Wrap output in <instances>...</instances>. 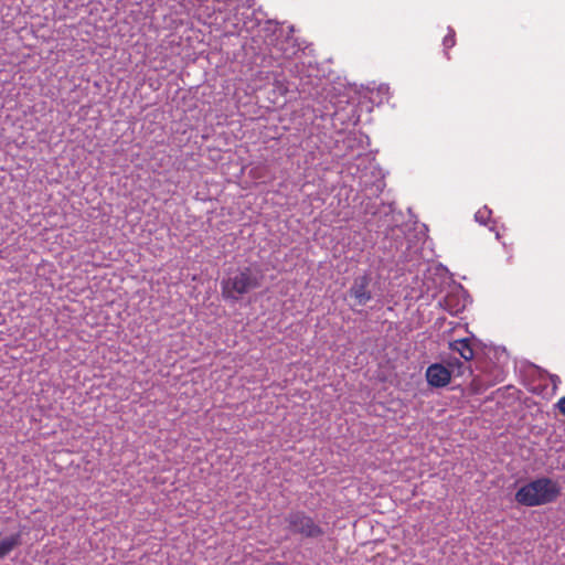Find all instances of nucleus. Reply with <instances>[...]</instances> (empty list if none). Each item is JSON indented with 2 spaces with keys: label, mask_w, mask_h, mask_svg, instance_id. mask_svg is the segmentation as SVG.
<instances>
[{
  "label": "nucleus",
  "mask_w": 565,
  "mask_h": 565,
  "mask_svg": "<svg viewBox=\"0 0 565 565\" xmlns=\"http://www.w3.org/2000/svg\"><path fill=\"white\" fill-rule=\"evenodd\" d=\"M479 369L482 372H489L493 382H501L504 379L503 370L501 366L494 365L491 370H488L486 366L480 365Z\"/></svg>",
  "instance_id": "obj_8"
},
{
  "label": "nucleus",
  "mask_w": 565,
  "mask_h": 565,
  "mask_svg": "<svg viewBox=\"0 0 565 565\" xmlns=\"http://www.w3.org/2000/svg\"><path fill=\"white\" fill-rule=\"evenodd\" d=\"M491 210H489L487 206H483L476 212L475 218L478 223L487 225L491 218Z\"/></svg>",
  "instance_id": "obj_9"
},
{
  "label": "nucleus",
  "mask_w": 565,
  "mask_h": 565,
  "mask_svg": "<svg viewBox=\"0 0 565 565\" xmlns=\"http://www.w3.org/2000/svg\"><path fill=\"white\" fill-rule=\"evenodd\" d=\"M426 380L430 386L444 387L450 383L451 372L440 363H434L426 370Z\"/></svg>",
  "instance_id": "obj_5"
},
{
  "label": "nucleus",
  "mask_w": 565,
  "mask_h": 565,
  "mask_svg": "<svg viewBox=\"0 0 565 565\" xmlns=\"http://www.w3.org/2000/svg\"><path fill=\"white\" fill-rule=\"evenodd\" d=\"M449 347L451 351L459 353V355L466 361H470L475 356V352L469 339L455 340L450 342Z\"/></svg>",
  "instance_id": "obj_6"
},
{
  "label": "nucleus",
  "mask_w": 565,
  "mask_h": 565,
  "mask_svg": "<svg viewBox=\"0 0 565 565\" xmlns=\"http://www.w3.org/2000/svg\"><path fill=\"white\" fill-rule=\"evenodd\" d=\"M21 541L19 533L12 534L0 541V557L7 556L13 548H15Z\"/></svg>",
  "instance_id": "obj_7"
},
{
  "label": "nucleus",
  "mask_w": 565,
  "mask_h": 565,
  "mask_svg": "<svg viewBox=\"0 0 565 565\" xmlns=\"http://www.w3.org/2000/svg\"><path fill=\"white\" fill-rule=\"evenodd\" d=\"M263 274L256 267L245 266L227 274L221 281L222 297L225 300L238 301L249 291L260 287Z\"/></svg>",
  "instance_id": "obj_1"
},
{
  "label": "nucleus",
  "mask_w": 565,
  "mask_h": 565,
  "mask_svg": "<svg viewBox=\"0 0 565 565\" xmlns=\"http://www.w3.org/2000/svg\"><path fill=\"white\" fill-rule=\"evenodd\" d=\"M285 520L288 530L294 534H300L303 537H319L324 534L322 527L302 511L290 512Z\"/></svg>",
  "instance_id": "obj_3"
},
{
  "label": "nucleus",
  "mask_w": 565,
  "mask_h": 565,
  "mask_svg": "<svg viewBox=\"0 0 565 565\" xmlns=\"http://www.w3.org/2000/svg\"><path fill=\"white\" fill-rule=\"evenodd\" d=\"M561 490L556 481L542 477L522 486L515 493V501L525 507L544 505L556 501Z\"/></svg>",
  "instance_id": "obj_2"
},
{
  "label": "nucleus",
  "mask_w": 565,
  "mask_h": 565,
  "mask_svg": "<svg viewBox=\"0 0 565 565\" xmlns=\"http://www.w3.org/2000/svg\"><path fill=\"white\" fill-rule=\"evenodd\" d=\"M371 278L367 275H362L353 280L349 294L353 297L359 306H364L372 299V294L369 290Z\"/></svg>",
  "instance_id": "obj_4"
},
{
  "label": "nucleus",
  "mask_w": 565,
  "mask_h": 565,
  "mask_svg": "<svg viewBox=\"0 0 565 565\" xmlns=\"http://www.w3.org/2000/svg\"><path fill=\"white\" fill-rule=\"evenodd\" d=\"M249 2H250V0H245V3L243 6H246V7L250 8L252 4Z\"/></svg>",
  "instance_id": "obj_12"
},
{
  "label": "nucleus",
  "mask_w": 565,
  "mask_h": 565,
  "mask_svg": "<svg viewBox=\"0 0 565 565\" xmlns=\"http://www.w3.org/2000/svg\"><path fill=\"white\" fill-rule=\"evenodd\" d=\"M456 44V33L452 29H448V33L443 39L445 50H449Z\"/></svg>",
  "instance_id": "obj_10"
},
{
  "label": "nucleus",
  "mask_w": 565,
  "mask_h": 565,
  "mask_svg": "<svg viewBox=\"0 0 565 565\" xmlns=\"http://www.w3.org/2000/svg\"><path fill=\"white\" fill-rule=\"evenodd\" d=\"M557 407H558V411L565 415V396L559 398V401L557 402Z\"/></svg>",
  "instance_id": "obj_11"
}]
</instances>
